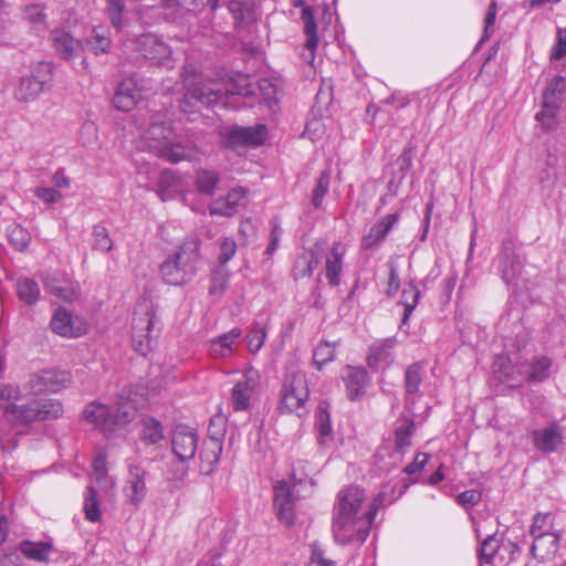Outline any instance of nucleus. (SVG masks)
Instances as JSON below:
<instances>
[{"mask_svg": "<svg viewBox=\"0 0 566 566\" xmlns=\"http://www.w3.org/2000/svg\"><path fill=\"white\" fill-rule=\"evenodd\" d=\"M182 78L185 85L188 87L186 103L190 99H195L202 105L210 106L222 101L228 95L254 96L256 95V91L270 106L277 102L279 86L274 81L269 78H261L254 84L249 76L239 74L229 83L211 81L199 83L192 87H189L193 83L188 70L182 74Z\"/></svg>", "mask_w": 566, "mask_h": 566, "instance_id": "nucleus-1", "label": "nucleus"}, {"mask_svg": "<svg viewBox=\"0 0 566 566\" xmlns=\"http://www.w3.org/2000/svg\"><path fill=\"white\" fill-rule=\"evenodd\" d=\"M364 500V490L358 486L338 492L333 515V535L338 544L360 545L367 538L371 523L368 512L359 513Z\"/></svg>", "mask_w": 566, "mask_h": 566, "instance_id": "nucleus-2", "label": "nucleus"}, {"mask_svg": "<svg viewBox=\"0 0 566 566\" xmlns=\"http://www.w3.org/2000/svg\"><path fill=\"white\" fill-rule=\"evenodd\" d=\"M201 242L197 238L182 241L159 266L161 280L169 285L189 283L198 273Z\"/></svg>", "mask_w": 566, "mask_h": 566, "instance_id": "nucleus-3", "label": "nucleus"}, {"mask_svg": "<svg viewBox=\"0 0 566 566\" xmlns=\"http://www.w3.org/2000/svg\"><path fill=\"white\" fill-rule=\"evenodd\" d=\"M137 398L133 397L130 390L124 389L116 402L115 411L101 402L88 403L84 411V419L104 432H113L117 428L132 422L137 413Z\"/></svg>", "mask_w": 566, "mask_h": 566, "instance_id": "nucleus-4", "label": "nucleus"}, {"mask_svg": "<svg viewBox=\"0 0 566 566\" xmlns=\"http://www.w3.org/2000/svg\"><path fill=\"white\" fill-rule=\"evenodd\" d=\"M157 323L153 300L142 296L135 307L132 323L135 349L140 355L145 356L150 350V340L154 337Z\"/></svg>", "mask_w": 566, "mask_h": 566, "instance_id": "nucleus-5", "label": "nucleus"}, {"mask_svg": "<svg viewBox=\"0 0 566 566\" xmlns=\"http://www.w3.org/2000/svg\"><path fill=\"white\" fill-rule=\"evenodd\" d=\"M52 78V64L49 62H39L32 66L30 73L20 78L14 90V97L21 103L34 102L44 93Z\"/></svg>", "mask_w": 566, "mask_h": 566, "instance_id": "nucleus-6", "label": "nucleus"}, {"mask_svg": "<svg viewBox=\"0 0 566 566\" xmlns=\"http://www.w3.org/2000/svg\"><path fill=\"white\" fill-rule=\"evenodd\" d=\"M310 397V389L305 373L301 370L289 371L281 389L280 409L284 412H296Z\"/></svg>", "mask_w": 566, "mask_h": 566, "instance_id": "nucleus-7", "label": "nucleus"}, {"mask_svg": "<svg viewBox=\"0 0 566 566\" xmlns=\"http://www.w3.org/2000/svg\"><path fill=\"white\" fill-rule=\"evenodd\" d=\"M260 386V374L256 369L248 368L237 380L231 390L230 401L235 411L248 410L256 397Z\"/></svg>", "mask_w": 566, "mask_h": 566, "instance_id": "nucleus-8", "label": "nucleus"}, {"mask_svg": "<svg viewBox=\"0 0 566 566\" xmlns=\"http://www.w3.org/2000/svg\"><path fill=\"white\" fill-rule=\"evenodd\" d=\"M172 129L168 125L163 114H154L150 116L149 122L145 124L140 134V143L143 147L156 155V144L160 146L166 145V142L172 136Z\"/></svg>", "mask_w": 566, "mask_h": 566, "instance_id": "nucleus-9", "label": "nucleus"}, {"mask_svg": "<svg viewBox=\"0 0 566 566\" xmlns=\"http://www.w3.org/2000/svg\"><path fill=\"white\" fill-rule=\"evenodd\" d=\"M72 382L71 374L61 369H43L30 378V387L34 394L57 392Z\"/></svg>", "mask_w": 566, "mask_h": 566, "instance_id": "nucleus-10", "label": "nucleus"}, {"mask_svg": "<svg viewBox=\"0 0 566 566\" xmlns=\"http://www.w3.org/2000/svg\"><path fill=\"white\" fill-rule=\"evenodd\" d=\"M199 442L198 432L186 426H177L171 437V449L181 462L192 460Z\"/></svg>", "mask_w": 566, "mask_h": 566, "instance_id": "nucleus-11", "label": "nucleus"}, {"mask_svg": "<svg viewBox=\"0 0 566 566\" xmlns=\"http://www.w3.org/2000/svg\"><path fill=\"white\" fill-rule=\"evenodd\" d=\"M274 509L282 523L285 525L294 523L295 496L293 488L286 481H280L274 486Z\"/></svg>", "mask_w": 566, "mask_h": 566, "instance_id": "nucleus-12", "label": "nucleus"}, {"mask_svg": "<svg viewBox=\"0 0 566 566\" xmlns=\"http://www.w3.org/2000/svg\"><path fill=\"white\" fill-rule=\"evenodd\" d=\"M52 331L63 337L76 338L84 335L87 331L86 324L78 317L62 307H59L51 321Z\"/></svg>", "mask_w": 566, "mask_h": 566, "instance_id": "nucleus-13", "label": "nucleus"}, {"mask_svg": "<svg viewBox=\"0 0 566 566\" xmlns=\"http://www.w3.org/2000/svg\"><path fill=\"white\" fill-rule=\"evenodd\" d=\"M156 156L171 164L196 160L199 157V150L196 146L175 142L174 135L166 142V145L156 144Z\"/></svg>", "mask_w": 566, "mask_h": 566, "instance_id": "nucleus-14", "label": "nucleus"}, {"mask_svg": "<svg viewBox=\"0 0 566 566\" xmlns=\"http://www.w3.org/2000/svg\"><path fill=\"white\" fill-rule=\"evenodd\" d=\"M564 427L554 421L545 428L533 431L534 447L545 453L556 451L564 443Z\"/></svg>", "mask_w": 566, "mask_h": 566, "instance_id": "nucleus-15", "label": "nucleus"}, {"mask_svg": "<svg viewBox=\"0 0 566 566\" xmlns=\"http://www.w3.org/2000/svg\"><path fill=\"white\" fill-rule=\"evenodd\" d=\"M146 474V470L138 464H130L128 467L124 493L133 505H139L147 495Z\"/></svg>", "mask_w": 566, "mask_h": 566, "instance_id": "nucleus-16", "label": "nucleus"}, {"mask_svg": "<svg viewBox=\"0 0 566 566\" xmlns=\"http://www.w3.org/2000/svg\"><path fill=\"white\" fill-rule=\"evenodd\" d=\"M44 284L46 292L57 302L71 303L80 296L78 285L65 276L53 275Z\"/></svg>", "mask_w": 566, "mask_h": 566, "instance_id": "nucleus-17", "label": "nucleus"}, {"mask_svg": "<svg viewBox=\"0 0 566 566\" xmlns=\"http://www.w3.org/2000/svg\"><path fill=\"white\" fill-rule=\"evenodd\" d=\"M241 334V329L235 327L230 332L209 340L208 350L210 356L214 359H223L232 356L240 345L239 339Z\"/></svg>", "mask_w": 566, "mask_h": 566, "instance_id": "nucleus-18", "label": "nucleus"}, {"mask_svg": "<svg viewBox=\"0 0 566 566\" xmlns=\"http://www.w3.org/2000/svg\"><path fill=\"white\" fill-rule=\"evenodd\" d=\"M143 98L142 90L133 78H125L113 97L114 106L123 112L132 111Z\"/></svg>", "mask_w": 566, "mask_h": 566, "instance_id": "nucleus-19", "label": "nucleus"}, {"mask_svg": "<svg viewBox=\"0 0 566 566\" xmlns=\"http://www.w3.org/2000/svg\"><path fill=\"white\" fill-rule=\"evenodd\" d=\"M343 379L350 400L360 399L365 395L369 377L363 367L347 366Z\"/></svg>", "mask_w": 566, "mask_h": 566, "instance_id": "nucleus-20", "label": "nucleus"}, {"mask_svg": "<svg viewBox=\"0 0 566 566\" xmlns=\"http://www.w3.org/2000/svg\"><path fill=\"white\" fill-rule=\"evenodd\" d=\"M245 193L243 188L231 189L226 198L217 199L210 203L209 213L211 216L232 217L244 200Z\"/></svg>", "mask_w": 566, "mask_h": 566, "instance_id": "nucleus-21", "label": "nucleus"}, {"mask_svg": "<svg viewBox=\"0 0 566 566\" xmlns=\"http://www.w3.org/2000/svg\"><path fill=\"white\" fill-rule=\"evenodd\" d=\"M346 253V247L336 242L328 250L325 260V276L328 283L333 286H337L340 283V274L343 270V258Z\"/></svg>", "mask_w": 566, "mask_h": 566, "instance_id": "nucleus-22", "label": "nucleus"}, {"mask_svg": "<svg viewBox=\"0 0 566 566\" xmlns=\"http://www.w3.org/2000/svg\"><path fill=\"white\" fill-rule=\"evenodd\" d=\"M266 138V128L264 125L255 127H234L229 133L228 143L231 146L239 144L259 146Z\"/></svg>", "mask_w": 566, "mask_h": 566, "instance_id": "nucleus-23", "label": "nucleus"}, {"mask_svg": "<svg viewBox=\"0 0 566 566\" xmlns=\"http://www.w3.org/2000/svg\"><path fill=\"white\" fill-rule=\"evenodd\" d=\"M559 541V533L533 537V556L542 563L552 560L558 552Z\"/></svg>", "mask_w": 566, "mask_h": 566, "instance_id": "nucleus-24", "label": "nucleus"}, {"mask_svg": "<svg viewBox=\"0 0 566 566\" xmlns=\"http://www.w3.org/2000/svg\"><path fill=\"white\" fill-rule=\"evenodd\" d=\"M222 452V441L218 438H209L202 443L199 452L200 471L205 475L211 474L220 459Z\"/></svg>", "mask_w": 566, "mask_h": 566, "instance_id": "nucleus-25", "label": "nucleus"}, {"mask_svg": "<svg viewBox=\"0 0 566 566\" xmlns=\"http://www.w3.org/2000/svg\"><path fill=\"white\" fill-rule=\"evenodd\" d=\"M552 366V358L545 355H539L525 363L522 366V373L525 374L526 380L531 384L543 382L549 378Z\"/></svg>", "mask_w": 566, "mask_h": 566, "instance_id": "nucleus-26", "label": "nucleus"}, {"mask_svg": "<svg viewBox=\"0 0 566 566\" xmlns=\"http://www.w3.org/2000/svg\"><path fill=\"white\" fill-rule=\"evenodd\" d=\"M396 340L394 338H387L378 340L370 346L368 354V365L371 368H382L388 366L392 361V349Z\"/></svg>", "mask_w": 566, "mask_h": 566, "instance_id": "nucleus-27", "label": "nucleus"}, {"mask_svg": "<svg viewBox=\"0 0 566 566\" xmlns=\"http://www.w3.org/2000/svg\"><path fill=\"white\" fill-rule=\"evenodd\" d=\"M399 216L397 213H389L374 224L368 233L363 239V248L370 249L378 244L398 222Z\"/></svg>", "mask_w": 566, "mask_h": 566, "instance_id": "nucleus-28", "label": "nucleus"}, {"mask_svg": "<svg viewBox=\"0 0 566 566\" xmlns=\"http://www.w3.org/2000/svg\"><path fill=\"white\" fill-rule=\"evenodd\" d=\"M53 46L67 61L81 57L86 52L85 45L77 38H53Z\"/></svg>", "mask_w": 566, "mask_h": 566, "instance_id": "nucleus-29", "label": "nucleus"}, {"mask_svg": "<svg viewBox=\"0 0 566 566\" xmlns=\"http://www.w3.org/2000/svg\"><path fill=\"white\" fill-rule=\"evenodd\" d=\"M492 524L493 521L486 518L483 524L480 522L475 523V533L478 537H481L484 533L485 538L482 541L481 549H480V557L485 563H490L494 555L497 553L500 544L499 539L495 537V533H486V526L484 524Z\"/></svg>", "mask_w": 566, "mask_h": 566, "instance_id": "nucleus-30", "label": "nucleus"}, {"mask_svg": "<svg viewBox=\"0 0 566 566\" xmlns=\"http://www.w3.org/2000/svg\"><path fill=\"white\" fill-rule=\"evenodd\" d=\"M229 10L238 25H248L255 20V3L252 0H231Z\"/></svg>", "mask_w": 566, "mask_h": 566, "instance_id": "nucleus-31", "label": "nucleus"}, {"mask_svg": "<svg viewBox=\"0 0 566 566\" xmlns=\"http://www.w3.org/2000/svg\"><path fill=\"white\" fill-rule=\"evenodd\" d=\"M145 40L146 41L143 42V55L146 59L164 64L171 54L170 48L159 38H145Z\"/></svg>", "mask_w": 566, "mask_h": 566, "instance_id": "nucleus-32", "label": "nucleus"}, {"mask_svg": "<svg viewBox=\"0 0 566 566\" xmlns=\"http://www.w3.org/2000/svg\"><path fill=\"white\" fill-rule=\"evenodd\" d=\"M415 431V422L410 418H400L395 429V448L398 452L405 451L411 444V437Z\"/></svg>", "mask_w": 566, "mask_h": 566, "instance_id": "nucleus-33", "label": "nucleus"}, {"mask_svg": "<svg viewBox=\"0 0 566 566\" xmlns=\"http://www.w3.org/2000/svg\"><path fill=\"white\" fill-rule=\"evenodd\" d=\"M319 259L313 251H306L295 259L292 274L295 280L310 276L317 268Z\"/></svg>", "mask_w": 566, "mask_h": 566, "instance_id": "nucleus-34", "label": "nucleus"}, {"mask_svg": "<svg viewBox=\"0 0 566 566\" xmlns=\"http://www.w3.org/2000/svg\"><path fill=\"white\" fill-rule=\"evenodd\" d=\"M219 182L220 176L216 170L199 169L196 171L195 185L202 195L213 196Z\"/></svg>", "mask_w": 566, "mask_h": 566, "instance_id": "nucleus-35", "label": "nucleus"}, {"mask_svg": "<svg viewBox=\"0 0 566 566\" xmlns=\"http://www.w3.org/2000/svg\"><path fill=\"white\" fill-rule=\"evenodd\" d=\"M140 439L146 444H155L164 439V428L160 421L153 417L144 418Z\"/></svg>", "mask_w": 566, "mask_h": 566, "instance_id": "nucleus-36", "label": "nucleus"}, {"mask_svg": "<svg viewBox=\"0 0 566 566\" xmlns=\"http://www.w3.org/2000/svg\"><path fill=\"white\" fill-rule=\"evenodd\" d=\"M530 533L532 537H536L560 532L555 527L554 516L551 513H538L533 518Z\"/></svg>", "mask_w": 566, "mask_h": 566, "instance_id": "nucleus-37", "label": "nucleus"}, {"mask_svg": "<svg viewBox=\"0 0 566 566\" xmlns=\"http://www.w3.org/2000/svg\"><path fill=\"white\" fill-rule=\"evenodd\" d=\"M20 551L24 556L31 559L45 562L52 552V546L44 542L34 543L25 541L20 544Z\"/></svg>", "mask_w": 566, "mask_h": 566, "instance_id": "nucleus-38", "label": "nucleus"}, {"mask_svg": "<svg viewBox=\"0 0 566 566\" xmlns=\"http://www.w3.org/2000/svg\"><path fill=\"white\" fill-rule=\"evenodd\" d=\"M17 294L22 302L32 305L36 303L41 293L36 282L24 277L17 281Z\"/></svg>", "mask_w": 566, "mask_h": 566, "instance_id": "nucleus-39", "label": "nucleus"}, {"mask_svg": "<svg viewBox=\"0 0 566 566\" xmlns=\"http://www.w3.org/2000/svg\"><path fill=\"white\" fill-rule=\"evenodd\" d=\"M553 102V97L549 94L546 98H543L542 111L536 114V119L546 129L552 128L556 123V117L560 111Z\"/></svg>", "mask_w": 566, "mask_h": 566, "instance_id": "nucleus-40", "label": "nucleus"}, {"mask_svg": "<svg viewBox=\"0 0 566 566\" xmlns=\"http://www.w3.org/2000/svg\"><path fill=\"white\" fill-rule=\"evenodd\" d=\"M179 185V180L171 170H165L160 174L158 181V196L163 201H167L172 197Z\"/></svg>", "mask_w": 566, "mask_h": 566, "instance_id": "nucleus-41", "label": "nucleus"}, {"mask_svg": "<svg viewBox=\"0 0 566 566\" xmlns=\"http://www.w3.org/2000/svg\"><path fill=\"white\" fill-rule=\"evenodd\" d=\"M549 94L553 102H555L554 104L562 108L566 101V81L563 76H556L552 80L543 94V98H546Z\"/></svg>", "mask_w": 566, "mask_h": 566, "instance_id": "nucleus-42", "label": "nucleus"}, {"mask_svg": "<svg viewBox=\"0 0 566 566\" xmlns=\"http://www.w3.org/2000/svg\"><path fill=\"white\" fill-rule=\"evenodd\" d=\"M44 11L45 7L43 4H29L23 10V18L36 30H42L46 25V14Z\"/></svg>", "mask_w": 566, "mask_h": 566, "instance_id": "nucleus-43", "label": "nucleus"}, {"mask_svg": "<svg viewBox=\"0 0 566 566\" xmlns=\"http://www.w3.org/2000/svg\"><path fill=\"white\" fill-rule=\"evenodd\" d=\"M420 298V292L417 286L410 282L406 289L402 291L401 295V304L403 305V317L402 323H406L411 315L412 311L418 304Z\"/></svg>", "mask_w": 566, "mask_h": 566, "instance_id": "nucleus-44", "label": "nucleus"}, {"mask_svg": "<svg viewBox=\"0 0 566 566\" xmlns=\"http://www.w3.org/2000/svg\"><path fill=\"white\" fill-rule=\"evenodd\" d=\"M84 513L85 517L91 522H98L102 516L99 502L92 486H87L84 494Z\"/></svg>", "mask_w": 566, "mask_h": 566, "instance_id": "nucleus-45", "label": "nucleus"}, {"mask_svg": "<svg viewBox=\"0 0 566 566\" xmlns=\"http://www.w3.org/2000/svg\"><path fill=\"white\" fill-rule=\"evenodd\" d=\"M125 0H107L106 12L116 32L124 27Z\"/></svg>", "mask_w": 566, "mask_h": 566, "instance_id": "nucleus-46", "label": "nucleus"}, {"mask_svg": "<svg viewBox=\"0 0 566 566\" xmlns=\"http://www.w3.org/2000/svg\"><path fill=\"white\" fill-rule=\"evenodd\" d=\"M337 343L321 342L314 349V364L321 369L326 363L332 361L335 357V348Z\"/></svg>", "mask_w": 566, "mask_h": 566, "instance_id": "nucleus-47", "label": "nucleus"}, {"mask_svg": "<svg viewBox=\"0 0 566 566\" xmlns=\"http://www.w3.org/2000/svg\"><path fill=\"white\" fill-rule=\"evenodd\" d=\"M8 239L14 249L24 251L31 241L29 231L19 224H14L8 229Z\"/></svg>", "mask_w": 566, "mask_h": 566, "instance_id": "nucleus-48", "label": "nucleus"}, {"mask_svg": "<svg viewBox=\"0 0 566 566\" xmlns=\"http://www.w3.org/2000/svg\"><path fill=\"white\" fill-rule=\"evenodd\" d=\"M229 276V271L223 266L216 269L211 274L209 293L220 297L227 290Z\"/></svg>", "mask_w": 566, "mask_h": 566, "instance_id": "nucleus-49", "label": "nucleus"}, {"mask_svg": "<svg viewBox=\"0 0 566 566\" xmlns=\"http://www.w3.org/2000/svg\"><path fill=\"white\" fill-rule=\"evenodd\" d=\"M421 380L422 366L420 364L410 365L405 373V388L407 394H417L419 391V385Z\"/></svg>", "mask_w": 566, "mask_h": 566, "instance_id": "nucleus-50", "label": "nucleus"}, {"mask_svg": "<svg viewBox=\"0 0 566 566\" xmlns=\"http://www.w3.org/2000/svg\"><path fill=\"white\" fill-rule=\"evenodd\" d=\"M329 182L331 172L328 170L322 171L312 193V203L316 209H319L322 207L323 198L325 197L329 189Z\"/></svg>", "mask_w": 566, "mask_h": 566, "instance_id": "nucleus-51", "label": "nucleus"}, {"mask_svg": "<svg viewBox=\"0 0 566 566\" xmlns=\"http://www.w3.org/2000/svg\"><path fill=\"white\" fill-rule=\"evenodd\" d=\"M315 427L318 431L321 443L332 433L331 417L325 403H321L317 409Z\"/></svg>", "mask_w": 566, "mask_h": 566, "instance_id": "nucleus-52", "label": "nucleus"}, {"mask_svg": "<svg viewBox=\"0 0 566 566\" xmlns=\"http://www.w3.org/2000/svg\"><path fill=\"white\" fill-rule=\"evenodd\" d=\"M94 249L101 252H109L113 249V240L104 226L96 224L93 228Z\"/></svg>", "mask_w": 566, "mask_h": 566, "instance_id": "nucleus-53", "label": "nucleus"}, {"mask_svg": "<svg viewBox=\"0 0 566 566\" xmlns=\"http://www.w3.org/2000/svg\"><path fill=\"white\" fill-rule=\"evenodd\" d=\"M265 337V327L262 325L254 326L247 336L249 350L253 354L258 353L263 346Z\"/></svg>", "mask_w": 566, "mask_h": 566, "instance_id": "nucleus-54", "label": "nucleus"}, {"mask_svg": "<svg viewBox=\"0 0 566 566\" xmlns=\"http://www.w3.org/2000/svg\"><path fill=\"white\" fill-rule=\"evenodd\" d=\"M220 252L218 262L221 266L226 265L237 252V243L231 238H222L220 241Z\"/></svg>", "mask_w": 566, "mask_h": 566, "instance_id": "nucleus-55", "label": "nucleus"}, {"mask_svg": "<svg viewBox=\"0 0 566 566\" xmlns=\"http://www.w3.org/2000/svg\"><path fill=\"white\" fill-rule=\"evenodd\" d=\"M86 52L94 55L107 53L111 48V38H85Z\"/></svg>", "mask_w": 566, "mask_h": 566, "instance_id": "nucleus-56", "label": "nucleus"}, {"mask_svg": "<svg viewBox=\"0 0 566 566\" xmlns=\"http://www.w3.org/2000/svg\"><path fill=\"white\" fill-rule=\"evenodd\" d=\"M35 196L45 203H55L62 200L63 195L50 187H38L34 190Z\"/></svg>", "mask_w": 566, "mask_h": 566, "instance_id": "nucleus-57", "label": "nucleus"}, {"mask_svg": "<svg viewBox=\"0 0 566 566\" xmlns=\"http://www.w3.org/2000/svg\"><path fill=\"white\" fill-rule=\"evenodd\" d=\"M318 45V38H307L303 49L300 51L301 59L313 66L315 60V50Z\"/></svg>", "mask_w": 566, "mask_h": 566, "instance_id": "nucleus-58", "label": "nucleus"}, {"mask_svg": "<svg viewBox=\"0 0 566 566\" xmlns=\"http://www.w3.org/2000/svg\"><path fill=\"white\" fill-rule=\"evenodd\" d=\"M301 19L304 24L305 35H317V27L314 19V13L310 7H306L302 10Z\"/></svg>", "mask_w": 566, "mask_h": 566, "instance_id": "nucleus-59", "label": "nucleus"}, {"mask_svg": "<svg viewBox=\"0 0 566 566\" xmlns=\"http://www.w3.org/2000/svg\"><path fill=\"white\" fill-rule=\"evenodd\" d=\"M481 500V492L478 490H468L460 493L457 497L458 503L465 507H472L478 504Z\"/></svg>", "mask_w": 566, "mask_h": 566, "instance_id": "nucleus-60", "label": "nucleus"}, {"mask_svg": "<svg viewBox=\"0 0 566 566\" xmlns=\"http://www.w3.org/2000/svg\"><path fill=\"white\" fill-rule=\"evenodd\" d=\"M324 134V124L318 118H313L307 122L304 130V135H306L312 140H317Z\"/></svg>", "mask_w": 566, "mask_h": 566, "instance_id": "nucleus-61", "label": "nucleus"}, {"mask_svg": "<svg viewBox=\"0 0 566 566\" xmlns=\"http://www.w3.org/2000/svg\"><path fill=\"white\" fill-rule=\"evenodd\" d=\"M389 266V277H388V287L386 293L390 296L395 295L400 286V279L398 274V269L395 262L390 261L388 263Z\"/></svg>", "mask_w": 566, "mask_h": 566, "instance_id": "nucleus-62", "label": "nucleus"}, {"mask_svg": "<svg viewBox=\"0 0 566 566\" xmlns=\"http://www.w3.org/2000/svg\"><path fill=\"white\" fill-rule=\"evenodd\" d=\"M93 474L96 479V481H102L107 475V461L105 454H98L94 458L93 463Z\"/></svg>", "mask_w": 566, "mask_h": 566, "instance_id": "nucleus-63", "label": "nucleus"}, {"mask_svg": "<svg viewBox=\"0 0 566 566\" xmlns=\"http://www.w3.org/2000/svg\"><path fill=\"white\" fill-rule=\"evenodd\" d=\"M307 566H335V562L326 558L324 552L318 546L313 545Z\"/></svg>", "mask_w": 566, "mask_h": 566, "instance_id": "nucleus-64", "label": "nucleus"}]
</instances>
